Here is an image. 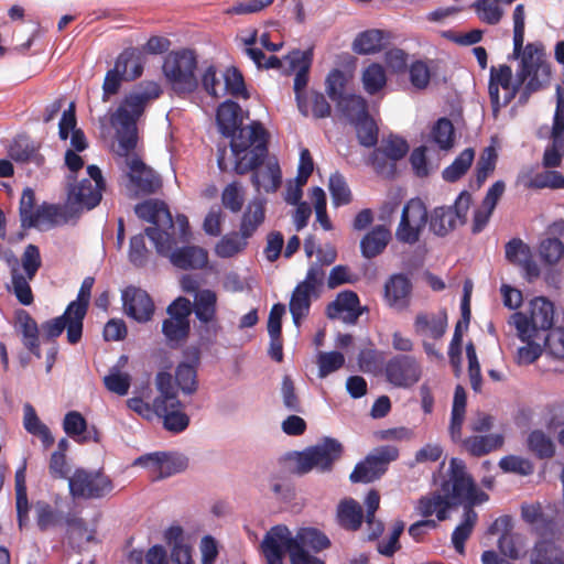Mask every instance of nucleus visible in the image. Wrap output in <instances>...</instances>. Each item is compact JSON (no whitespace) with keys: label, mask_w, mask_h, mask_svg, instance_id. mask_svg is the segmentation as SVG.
I'll use <instances>...</instances> for the list:
<instances>
[{"label":"nucleus","mask_w":564,"mask_h":564,"mask_svg":"<svg viewBox=\"0 0 564 564\" xmlns=\"http://www.w3.org/2000/svg\"><path fill=\"white\" fill-rule=\"evenodd\" d=\"M36 525L40 531L44 532L53 529L62 523L61 513L44 500L34 503Z\"/></svg>","instance_id":"obj_51"},{"label":"nucleus","mask_w":564,"mask_h":564,"mask_svg":"<svg viewBox=\"0 0 564 564\" xmlns=\"http://www.w3.org/2000/svg\"><path fill=\"white\" fill-rule=\"evenodd\" d=\"M264 159L265 156L250 170L253 171L251 181L257 192L274 193L282 182L281 169L276 161H269L264 166H261Z\"/></svg>","instance_id":"obj_27"},{"label":"nucleus","mask_w":564,"mask_h":564,"mask_svg":"<svg viewBox=\"0 0 564 564\" xmlns=\"http://www.w3.org/2000/svg\"><path fill=\"white\" fill-rule=\"evenodd\" d=\"M192 308L200 323L208 324L215 321L217 313L216 292L209 289L198 291L194 296Z\"/></svg>","instance_id":"obj_32"},{"label":"nucleus","mask_w":564,"mask_h":564,"mask_svg":"<svg viewBox=\"0 0 564 564\" xmlns=\"http://www.w3.org/2000/svg\"><path fill=\"white\" fill-rule=\"evenodd\" d=\"M197 59L193 51L181 50L170 53L163 64V73L177 95L193 93L198 80L195 75Z\"/></svg>","instance_id":"obj_5"},{"label":"nucleus","mask_w":564,"mask_h":564,"mask_svg":"<svg viewBox=\"0 0 564 564\" xmlns=\"http://www.w3.org/2000/svg\"><path fill=\"white\" fill-rule=\"evenodd\" d=\"M68 215H73L70 210H66L53 204H42L36 208V215L32 219L34 221L33 228L39 227H54L66 220Z\"/></svg>","instance_id":"obj_43"},{"label":"nucleus","mask_w":564,"mask_h":564,"mask_svg":"<svg viewBox=\"0 0 564 564\" xmlns=\"http://www.w3.org/2000/svg\"><path fill=\"white\" fill-rule=\"evenodd\" d=\"M120 62V69L123 73L124 80H133L142 75L143 59L135 48H126L120 53L116 63Z\"/></svg>","instance_id":"obj_46"},{"label":"nucleus","mask_w":564,"mask_h":564,"mask_svg":"<svg viewBox=\"0 0 564 564\" xmlns=\"http://www.w3.org/2000/svg\"><path fill=\"white\" fill-rule=\"evenodd\" d=\"M133 465L150 469L155 479H163L185 470L188 460L182 454L153 452L138 457Z\"/></svg>","instance_id":"obj_15"},{"label":"nucleus","mask_w":564,"mask_h":564,"mask_svg":"<svg viewBox=\"0 0 564 564\" xmlns=\"http://www.w3.org/2000/svg\"><path fill=\"white\" fill-rule=\"evenodd\" d=\"M313 295L315 294L299 285L293 290L289 306L296 327H300L301 321L308 315Z\"/></svg>","instance_id":"obj_44"},{"label":"nucleus","mask_w":564,"mask_h":564,"mask_svg":"<svg viewBox=\"0 0 564 564\" xmlns=\"http://www.w3.org/2000/svg\"><path fill=\"white\" fill-rule=\"evenodd\" d=\"M137 216L153 226L145 228V235L150 230L156 231L159 235L164 232H174L177 229L176 221H173L172 215L165 203L158 199H148L135 206Z\"/></svg>","instance_id":"obj_16"},{"label":"nucleus","mask_w":564,"mask_h":564,"mask_svg":"<svg viewBox=\"0 0 564 564\" xmlns=\"http://www.w3.org/2000/svg\"><path fill=\"white\" fill-rule=\"evenodd\" d=\"M539 254L544 263L554 264L564 256V243L557 238H545L540 242Z\"/></svg>","instance_id":"obj_64"},{"label":"nucleus","mask_w":564,"mask_h":564,"mask_svg":"<svg viewBox=\"0 0 564 564\" xmlns=\"http://www.w3.org/2000/svg\"><path fill=\"white\" fill-rule=\"evenodd\" d=\"M473 9L478 19L489 25L498 24L505 15L502 4L498 0H476Z\"/></svg>","instance_id":"obj_50"},{"label":"nucleus","mask_w":564,"mask_h":564,"mask_svg":"<svg viewBox=\"0 0 564 564\" xmlns=\"http://www.w3.org/2000/svg\"><path fill=\"white\" fill-rule=\"evenodd\" d=\"M408 151L409 145L404 139L397 135H390L389 138L383 139L381 145L373 151L371 160L375 163L379 154H383L391 161L397 162L404 158Z\"/></svg>","instance_id":"obj_48"},{"label":"nucleus","mask_w":564,"mask_h":564,"mask_svg":"<svg viewBox=\"0 0 564 564\" xmlns=\"http://www.w3.org/2000/svg\"><path fill=\"white\" fill-rule=\"evenodd\" d=\"M399 449L392 445L375 448L364 460L359 462L349 478L352 482L368 484L380 478L389 463L398 459Z\"/></svg>","instance_id":"obj_11"},{"label":"nucleus","mask_w":564,"mask_h":564,"mask_svg":"<svg viewBox=\"0 0 564 564\" xmlns=\"http://www.w3.org/2000/svg\"><path fill=\"white\" fill-rule=\"evenodd\" d=\"M221 77L224 79L221 87L225 90L224 96L229 94L234 97H248L243 77L236 67H228L221 73Z\"/></svg>","instance_id":"obj_56"},{"label":"nucleus","mask_w":564,"mask_h":564,"mask_svg":"<svg viewBox=\"0 0 564 564\" xmlns=\"http://www.w3.org/2000/svg\"><path fill=\"white\" fill-rule=\"evenodd\" d=\"M550 67L543 61V52L535 44L529 43L524 46L519 69L516 78H512L511 67L508 65L492 66L489 78V97L495 117L500 109L507 106L525 84L521 91L519 101L525 102L529 96L539 90L550 78Z\"/></svg>","instance_id":"obj_2"},{"label":"nucleus","mask_w":564,"mask_h":564,"mask_svg":"<svg viewBox=\"0 0 564 564\" xmlns=\"http://www.w3.org/2000/svg\"><path fill=\"white\" fill-rule=\"evenodd\" d=\"M391 239V232L382 225L373 227L360 241L362 257L371 259L380 254Z\"/></svg>","instance_id":"obj_30"},{"label":"nucleus","mask_w":564,"mask_h":564,"mask_svg":"<svg viewBox=\"0 0 564 564\" xmlns=\"http://www.w3.org/2000/svg\"><path fill=\"white\" fill-rule=\"evenodd\" d=\"M70 133V145L73 151L82 152L88 147L87 139L80 129L76 128V117L74 104L64 110L58 123V135L62 140H66Z\"/></svg>","instance_id":"obj_29"},{"label":"nucleus","mask_w":564,"mask_h":564,"mask_svg":"<svg viewBox=\"0 0 564 564\" xmlns=\"http://www.w3.org/2000/svg\"><path fill=\"white\" fill-rule=\"evenodd\" d=\"M33 279H29V276L23 275V273H14L11 275V286H8V291L12 292L17 300L25 306H29L33 303V293L30 286V282Z\"/></svg>","instance_id":"obj_61"},{"label":"nucleus","mask_w":564,"mask_h":564,"mask_svg":"<svg viewBox=\"0 0 564 564\" xmlns=\"http://www.w3.org/2000/svg\"><path fill=\"white\" fill-rule=\"evenodd\" d=\"M17 329L22 336L23 346L36 358H41V328L26 311L20 310L17 312Z\"/></svg>","instance_id":"obj_28"},{"label":"nucleus","mask_w":564,"mask_h":564,"mask_svg":"<svg viewBox=\"0 0 564 564\" xmlns=\"http://www.w3.org/2000/svg\"><path fill=\"white\" fill-rule=\"evenodd\" d=\"M474 158V150L471 148L465 149L454 162L443 171V178L447 182L459 180L470 167Z\"/></svg>","instance_id":"obj_54"},{"label":"nucleus","mask_w":564,"mask_h":564,"mask_svg":"<svg viewBox=\"0 0 564 564\" xmlns=\"http://www.w3.org/2000/svg\"><path fill=\"white\" fill-rule=\"evenodd\" d=\"M366 307L360 305L359 297L354 291H343L327 306V316L332 319L341 318L346 324H356Z\"/></svg>","instance_id":"obj_22"},{"label":"nucleus","mask_w":564,"mask_h":564,"mask_svg":"<svg viewBox=\"0 0 564 564\" xmlns=\"http://www.w3.org/2000/svg\"><path fill=\"white\" fill-rule=\"evenodd\" d=\"M503 444L501 434H487L480 436H469L463 440V446L473 456H484L498 448Z\"/></svg>","instance_id":"obj_35"},{"label":"nucleus","mask_w":564,"mask_h":564,"mask_svg":"<svg viewBox=\"0 0 564 564\" xmlns=\"http://www.w3.org/2000/svg\"><path fill=\"white\" fill-rule=\"evenodd\" d=\"M177 229L174 232L158 234L154 230L148 232L149 239L154 245L156 252L167 257L170 262L181 270L203 269L208 262L207 251L197 246H183L177 248V242H188L191 230L185 215H177Z\"/></svg>","instance_id":"obj_4"},{"label":"nucleus","mask_w":564,"mask_h":564,"mask_svg":"<svg viewBox=\"0 0 564 564\" xmlns=\"http://www.w3.org/2000/svg\"><path fill=\"white\" fill-rule=\"evenodd\" d=\"M286 58L289 59L291 67L296 69L293 88L299 110L303 116L307 117L310 115V109L307 97L305 96V88L308 83V70L311 67L312 55L308 51L303 52L296 50L291 52Z\"/></svg>","instance_id":"obj_19"},{"label":"nucleus","mask_w":564,"mask_h":564,"mask_svg":"<svg viewBox=\"0 0 564 564\" xmlns=\"http://www.w3.org/2000/svg\"><path fill=\"white\" fill-rule=\"evenodd\" d=\"M341 452L343 446L337 440L325 437L316 445L296 454L295 470L299 474H306L313 469L328 471L340 457Z\"/></svg>","instance_id":"obj_8"},{"label":"nucleus","mask_w":564,"mask_h":564,"mask_svg":"<svg viewBox=\"0 0 564 564\" xmlns=\"http://www.w3.org/2000/svg\"><path fill=\"white\" fill-rule=\"evenodd\" d=\"M162 90L155 82L141 83L121 102L111 116V124L116 129L118 147L116 154L118 164L127 177V188L134 195L155 193L161 187V178L148 166L134 150L138 141L137 121L147 105L159 98Z\"/></svg>","instance_id":"obj_1"},{"label":"nucleus","mask_w":564,"mask_h":564,"mask_svg":"<svg viewBox=\"0 0 564 564\" xmlns=\"http://www.w3.org/2000/svg\"><path fill=\"white\" fill-rule=\"evenodd\" d=\"M477 519V512L470 506H464L463 519L452 533V544L457 553H465V542L470 536Z\"/></svg>","instance_id":"obj_36"},{"label":"nucleus","mask_w":564,"mask_h":564,"mask_svg":"<svg viewBox=\"0 0 564 564\" xmlns=\"http://www.w3.org/2000/svg\"><path fill=\"white\" fill-rule=\"evenodd\" d=\"M359 143L366 148H372L378 142V127L369 113L352 123Z\"/></svg>","instance_id":"obj_57"},{"label":"nucleus","mask_w":564,"mask_h":564,"mask_svg":"<svg viewBox=\"0 0 564 564\" xmlns=\"http://www.w3.org/2000/svg\"><path fill=\"white\" fill-rule=\"evenodd\" d=\"M466 413V392L462 386H457L451 413L449 434L454 442L462 441V427Z\"/></svg>","instance_id":"obj_38"},{"label":"nucleus","mask_w":564,"mask_h":564,"mask_svg":"<svg viewBox=\"0 0 564 564\" xmlns=\"http://www.w3.org/2000/svg\"><path fill=\"white\" fill-rule=\"evenodd\" d=\"M361 82L367 94L375 95L379 93L387 84V76L383 67L377 63L370 64L364 69Z\"/></svg>","instance_id":"obj_52"},{"label":"nucleus","mask_w":564,"mask_h":564,"mask_svg":"<svg viewBox=\"0 0 564 564\" xmlns=\"http://www.w3.org/2000/svg\"><path fill=\"white\" fill-rule=\"evenodd\" d=\"M337 519L343 528L356 531L362 523V508L356 500L345 499L338 505Z\"/></svg>","instance_id":"obj_40"},{"label":"nucleus","mask_w":564,"mask_h":564,"mask_svg":"<svg viewBox=\"0 0 564 564\" xmlns=\"http://www.w3.org/2000/svg\"><path fill=\"white\" fill-rule=\"evenodd\" d=\"M123 308L128 316L139 323L150 321L154 314V303L142 289L128 286L122 292Z\"/></svg>","instance_id":"obj_20"},{"label":"nucleus","mask_w":564,"mask_h":564,"mask_svg":"<svg viewBox=\"0 0 564 564\" xmlns=\"http://www.w3.org/2000/svg\"><path fill=\"white\" fill-rule=\"evenodd\" d=\"M94 282V278H85L78 291L77 299L67 305V313H73L74 316V321L69 327V337L72 338H75L80 329H83V322L87 314Z\"/></svg>","instance_id":"obj_24"},{"label":"nucleus","mask_w":564,"mask_h":564,"mask_svg":"<svg viewBox=\"0 0 564 564\" xmlns=\"http://www.w3.org/2000/svg\"><path fill=\"white\" fill-rule=\"evenodd\" d=\"M512 519L509 516H502L495 520L489 528L491 534L502 531L498 540L499 551L511 560H518L521 555V550L518 546L519 536L511 532Z\"/></svg>","instance_id":"obj_26"},{"label":"nucleus","mask_w":564,"mask_h":564,"mask_svg":"<svg viewBox=\"0 0 564 564\" xmlns=\"http://www.w3.org/2000/svg\"><path fill=\"white\" fill-rule=\"evenodd\" d=\"M318 377L326 378L345 365V356L336 350L317 354Z\"/></svg>","instance_id":"obj_59"},{"label":"nucleus","mask_w":564,"mask_h":564,"mask_svg":"<svg viewBox=\"0 0 564 564\" xmlns=\"http://www.w3.org/2000/svg\"><path fill=\"white\" fill-rule=\"evenodd\" d=\"M442 490L451 506L464 503L473 508L488 500V495L476 487L473 478L465 471L463 462L457 458L451 460V476L442 485Z\"/></svg>","instance_id":"obj_6"},{"label":"nucleus","mask_w":564,"mask_h":564,"mask_svg":"<svg viewBox=\"0 0 564 564\" xmlns=\"http://www.w3.org/2000/svg\"><path fill=\"white\" fill-rule=\"evenodd\" d=\"M285 552L289 554L291 564H325L323 560L311 554V551L291 543H285V545L280 547L281 564H283Z\"/></svg>","instance_id":"obj_62"},{"label":"nucleus","mask_w":564,"mask_h":564,"mask_svg":"<svg viewBox=\"0 0 564 564\" xmlns=\"http://www.w3.org/2000/svg\"><path fill=\"white\" fill-rule=\"evenodd\" d=\"M63 430L67 436L77 442H85L87 438L83 436L87 430L85 417L77 411H69L65 414L63 421Z\"/></svg>","instance_id":"obj_60"},{"label":"nucleus","mask_w":564,"mask_h":564,"mask_svg":"<svg viewBox=\"0 0 564 564\" xmlns=\"http://www.w3.org/2000/svg\"><path fill=\"white\" fill-rule=\"evenodd\" d=\"M387 381L397 388H411L422 377V367L414 356L395 355L384 366Z\"/></svg>","instance_id":"obj_14"},{"label":"nucleus","mask_w":564,"mask_h":564,"mask_svg":"<svg viewBox=\"0 0 564 564\" xmlns=\"http://www.w3.org/2000/svg\"><path fill=\"white\" fill-rule=\"evenodd\" d=\"M220 132L230 138V149L235 159L234 170L246 174L268 154V132L259 121L241 127V107L232 100L219 105L216 113Z\"/></svg>","instance_id":"obj_3"},{"label":"nucleus","mask_w":564,"mask_h":564,"mask_svg":"<svg viewBox=\"0 0 564 564\" xmlns=\"http://www.w3.org/2000/svg\"><path fill=\"white\" fill-rule=\"evenodd\" d=\"M265 199L254 198L249 203L246 212L242 215L240 224V232L243 238L251 237L258 227L264 221L265 217Z\"/></svg>","instance_id":"obj_34"},{"label":"nucleus","mask_w":564,"mask_h":564,"mask_svg":"<svg viewBox=\"0 0 564 564\" xmlns=\"http://www.w3.org/2000/svg\"><path fill=\"white\" fill-rule=\"evenodd\" d=\"M89 178L82 180L68 194L66 210L78 214L96 207L101 200V193L105 187L101 171L96 165L87 167Z\"/></svg>","instance_id":"obj_9"},{"label":"nucleus","mask_w":564,"mask_h":564,"mask_svg":"<svg viewBox=\"0 0 564 564\" xmlns=\"http://www.w3.org/2000/svg\"><path fill=\"white\" fill-rule=\"evenodd\" d=\"M69 494L75 499H101L115 488L112 480L99 470L78 468L68 477Z\"/></svg>","instance_id":"obj_10"},{"label":"nucleus","mask_w":564,"mask_h":564,"mask_svg":"<svg viewBox=\"0 0 564 564\" xmlns=\"http://www.w3.org/2000/svg\"><path fill=\"white\" fill-rule=\"evenodd\" d=\"M26 464L17 469L15 471V498H17V516L20 529H23L29 523V500L25 484Z\"/></svg>","instance_id":"obj_39"},{"label":"nucleus","mask_w":564,"mask_h":564,"mask_svg":"<svg viewBox=\"0 0 564 564\" xmlns=\"http://www.w3.org/2000/svg\"><path fill=\"white\" fill-rule=\"evenodd\" d=\"M530 306V318L521 312H516L509 319V324L516 327L520 339L539 337V334L551 329L553 326L554 305L551 301L546 297L538 296L531 301Z\"/></svg>","instance_id":"obj_7"},{"label":"nucleus","mask_w":564,"mask_h":564,"mask_svg":"<svg viewBox=\"0 0 564 564\" xmlns=\"http://www.w3.org/2000/svg\"><path fill=\"white\" fill-rule=\"evenodd\" d=\"M36 208L34 191L31 187L24 188L19 205V215L22 228L30 229L34 227L35 223L32 221V219L36 215Z\"/></svg>","instance_id":"obj_58"},{"label":"nucleus","mask_w":564,"mask_h":564,"mask_svg":"<svg viewBox=\"0 0 564 564\" xmlns=\"http://www.w3.org/2000/svg\"><path fill=\"white\" fill-rule=\"evenodd\" d=\"M73 317V313H67L66 308L63 315L42 323L41 332L43 337L46 340H51L61 336L62 333L66 329L68 343L72 345L77 344L82 338L83 329H80L75 338L69 337V327L74 321Z\"/></svg>","instance_id":"obj_33"},{"label":"nucleus","mask_w":564,"mask_h":564,"mask_svg":"<svg viewBox=\"0 0 564 564\" xmlns=\"http://www.w3.org/2000/svg\"><path fill=\"white\" fill-rule=\"evenodd\" d=\"M10 158L18 163L34 162L41 164L42 158L37 152V147L29 137H17L9 147Z\"/></svg>","instance_id":"obj_37"},{"label":"nucleus","mask_w":564,"mask_h":564,"mask_svg":"<svg viewBox=\"0 0 564 564\" xmlns=\"http://www.w3.org/2000/svg\"><path fill=\"white\" fill-rule=\"evenodd\" d=\"M471 204V195L462 192L453 206L436 207L430 219V228L437 236H445L458 225L466 221V216Z\"/></svg>","instance_id":"obj_12"},{"label":"nucleus","mask_w":564,"mask_h":564,"mask_svg":"<svg viewBox=\"0 0 564 564\" xmlns=\"http://www.w3.org/2000/svg\"><path fill=\"white\" fill-rule=\"evenodd\" d=\"M182 408L177 397H156L153 401L155 414L163 420L164 429L172 433H181L189 424V416Z\"/></svg>","instance_id":"obj_18"},{"label":"nucleus","mask_w":564,"mask_h":564,"mask_svg":"<svg viewBox=\"0 0 564 564\" xmlns=\"http://www.w3.org/2000/svg\"><path fill=\"white\" fill-rule=\"evenodd\" d=\"M247 238L234 232L224 236L216 245L215 252L220 258H230L245 249Z\"/></svg>","instance_id":"obj_63"},{"label":"nucleus","mask_w":564,"mask_h":564,"mask_svg":"<svg viewBox=\"0 0 564 564\" xmlns=\"http://www.w3.org/2000/svg\"><path fill=\"white\" fill-rule=\"evenodd\" d=\"M23 427L28 433L37 436L45 449L54 444V437L50 429L40 420L35 409L30 403L23 405Z\"/></svg>","instance_id":"obj_31"},{"label":"nucleus","mask_w":564,"mask_h":564,"mask_svg":"<svg viewBox=\"0 0 564 564\" xmlns=\"http://www.w3.org/2000/svg\"><path fill=\"white\" fill-rule=\"evenodd\" d=\"M413 283L408 274L394 273L390 275L383 285V302L395 311L404 312L412 303Z\"/></svg>","instance_id":"obj_17"},{"label":"nucleus","mask_w":564,"mask_h":564,"mask_svg":"<svg viewBox=\"0 0 564 564\" xmlns=\"http://www.w3.org/2000/svg\"><path fill=\"white\" fill-rule=\"evenodd\" d=\"M427 221V210L419 198L410 199L402 209L401 219L395 230L400 242L414 245L419 241L421 231Z\"/></svg>","instance_id":"obj_13"},{"label":"nucleus","mask_w":564,"mask_h":564,"mask_svg":"<svg viewBox=\"0 0 564 564\" xmlns=\"http://www.w3.org/2000/svg\"><path fill=\"white\" fill-rule=\"evenodd\" d=\"M430 139L440 150L447 151L452 149L455 140V130L452 121L445 117L440 118L431 129Z\"/></svg>","instance_id":"obj_47"},{"label":"nucleus","mask_w":564,"mask_h":564,"mask_svg":"<svg viewBox=\"0 0 564 564\" xmlns=\"http://www.w3.org/2000/svg\"><path fill=\"white\" fill-rule=\"evenodd\" d=\"M328 189L332 195L333 204L336 207L348 205L351 202L350 188L345 177L339 172H335L330 175Z\"/></svg>","instance_id":"obj_55"},{"label":"nucleus","mask_w":564,"mask_h":564,"mask_svg":"<svg viewBox=\"0 0 564 564\" xmlns=\"http://www.w3.org/2000/svg\"><path fill=\"white\" fill-rule=\"evenodd\" d=\"M529 564H564V545L552 538L534 542L529 551Z\"/></svg>","instance_id":"obj_23"},{"label":"nucleus","mask_w":564,"mask_h":564,"mask_svg":"<svg viewBox=\"0 0 564 564\" xmlns=\"http://www.w3.org/2000/svg\"><path fill=\"white\" fill-rule=\"evenodd\" d=\"M413 327L414 333L423 339H440L447 328V315L445 312H421L415 316Z\"/></svg>","instance_id":"obj_25"},{"label":"nucleus","mask_w":564,"mask_h":564,"mask_svg":"<svg viewBox=\"0 0 564 564\" xmlns=\"http://www.w3.org/2000/svg\"><path fill=\"white\" fill-rule=\"evenodd\" d=\"M451 507V502L445 496L433 494L427 497H422L419 500L416 510L419 514L424 518L436 514L437 521H444L447 518V511Z\"/></svg>","instance_id":"obj_42"},{"label":"nucleus","mask_w":564,"mask_h":564,"mask_svg":"<svg viewBox=\"0 0 564 564\" xmlns=\"http://www.w3.org/2000/svg\"><path fill=\"white\" fill-rule=\"evenodd\" d=\"M384 46V33L372 29L360 32L354 43L352 50L360 55H369L380 52Z\"/></svg>","instance_id":"obj_41"},{"label":"nucleus","mask_w":564,"mask_h":564,"mask_svg":"<svg viewBox=\"0 0 564 564\" xmlns=\"http://www.w3.org/2000/svg\"><path fill=\"white\" fill-rule=\"evenodd\" d=\"M191 329L189 322L167 317L163 321L162 333L167 345L172 348L178 347L188 337Z\"/></svg>","instance_id":"obj_49"},{"label":"nucleus","mask_w":564,"mask_h":564,"mask_svg":"<svg viewBox=\"0 0 564 564\" xmlns=\"http://www.w3.org/2000/svg\"><path fill=\"white\" fill-rule=\"evenodd\" d=\"M338 110L350 123L360 120L368 115V105L364 97L357 95H346L336 101Z\"/></svg>","instance_id":"obj_45"},{"label":"nucleus","mask_w":564,"mask_h":564,"mask_svg":"<svg viewBox=\"0 0 564 564\" xmlns=\"http://www.w3.org/2000/svg\"><path fill=\"white\" fill-rule=\"evenodd\" d=\"M528 448L536 457L551 458L555 453V444L550 436L540 430L532 431L528 436Z\"/></svg>","instance_id":"obj_53"},{"label":"nucleus","mask_w":564,"mask_h":564,"mask_svg":"<svg viewBox=\"0 0 564 564\" xmlns=\"http://www.w3.org/2000/svg\"><path fill=\"white\" fill-rule=\"evenodd\" d=\"M184 358L185 360L175 369V381L184 394L192 395L198 388L197 368L200 364V350L197 347H189L184 351Z\"/></svg>","instance_id":"obj_21"}]
</instances>
